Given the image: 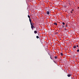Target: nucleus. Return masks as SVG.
<instances>
[{
  "instance_id": "20",
  "label": "nucleus",
  "mask_w": 79,
  "mask_h": 79,
  "mask_svg": "<svg viewBox=\"0 0 79 79\" xmlns=\"http://www.w3.org/2000/svg\"><path fill=\"white\" fill-rule=\"evenodd\" d=\"M74 11V9H72V11Z\"/></svg>"
},
{
  "instance_id": "3",
  "label": "nucleus",
  "mask_w": 79,
  "mask_h": 79,
  "mask_svg": "<svg viewBox=\"0 0 79 79\" xmlns=\"http://www.w3.org/2000/svg\"><path fill=\"white\" fill-rule=\"evenodd\" d=\"M72 76V75L71 74H68V75H67V76H68V77H71V76Z\"/></svg>"
},
{
  "instance_id": "24",
  "label": "nucleus",
  "mask_w": 79,
  "mask_h": 79,
  "mask_svg": "<svg viewBox=\"0 0 79 79\" xmlns=\"http://www.w3.org/2000/svg\"><path fill=\"white\" fill-rule=\"evenodd\" d=\"M60 27H61V26L60 25Z\"/></svg>"
},
{
  "instance_id": "9",
  "label": "nucleus",
  "mask_w": 79,
  "mask_h": 79,
  "mask_svg": "<svg viewBox=\"0 0 79 79\" xmlns=\"http://www.w3.org/2000/svg\"><path fill=\"white\" fill-rule=\"evenodd\" d=\"M36 38H37V39H39V36H37Z\"/></svg>"
},
{
  "instance_id": "21",
  "label": "nucleus",
  "mask_w": 79,
  "mask_h": 79,
  "mask_svg": "<svg viewBox=\"0 0 79 79\" xmlns=\"http://www.w3.org/2000/svg\"><path fill=\"white\" fill-rule=\"evenodd\" d=\"M62 27H60V29H62Z\"/></svg>"
},
{
  "instance_id": "8",
  "label": "nucleus",
  "mask_w": 79,
  "mask_h": 79,
  "mask_svg": "<svg viewBox=\"0 0 79 79\" xmlns=\"http://www.w3.org/2000/svg\"><path fill=\"white\" fill-rule=\"evenodd\" d=\"M29 21H30V24H31L32 23L31 22V20L30 19H29Z\"/></svg>"
},
{
  "instance_id": "22",
  "label": "nucleus",
  "mask_w": 79,
  "mask_h": 79,
  "mask_svg": "<svg viewBox=\"0 0 79 79\" xmlns=\"http://www.w3.org/2000/svg\"><path fill=\"white\" fill-rule=\"evenodd\" d=\"M64 29V30H65V31H66V30H67L66 28H65Z\"/></svg>"
},
{
  "instance_id": "1",
  "label": "nucleus",
  "mask_w": 79,
  "mask_h": 79,
  "mask_svg": "<svg viewBox=\"0 0 79 79\" xmlns=\"http://www.w3.org/2000/svg\"><path fill=\"white\" fill-rule=\"evenodd\" d=\"M31 27L32 29V30H33V29H34V23H31Z\"/></svg>"
},
{
  "instance_id": "12",
  "label": "nucleus",
  "mask_w": 79,
  "mask_h": 79,
  "mask_svg": "<svg viewBox=\"0 0 79 79\" xmlns=\"http://www.w3.org/2000/svg\"><path fill=\"white\" fill-rule=\"evenodd\" d=\"M54 24L55 25H57V23H54Z\"/></svg>"
},
{
  "instance_id": "26",
  "label": "nucleus",
  "mask_w": 79,
  "mask_h": 79,
  "mask_svg": "<svg viewBox=\"0 0 79 79\" xmlns=\"http://www.w3.org/2000/svg\"><path fill=\"white\" fill-rule=\"evenodd\" d=\"M56 34H58V32H56Z\"/></svg>"
},
{
  "instance_id": "15",
  "label": "nucleus",
  "mask_w": 79,
  "mask_h": 79,
  "mask_svg": "<svg viewBox=\"0 0 79 79\" xmlns=\"http://www.w3.org/2000/svg\"><path fill=\"white\" fill-rule=\"evenodd\" d=\"M76 47H77L78 48H78H79V46H78V45H77V46H76Z\"/></svg>"
},
{
  "instance_id": "14",
  "label": "nucleus",
  "mask_w": 79,
  "mask_h": 79,
  "mask_svg": "<svg viewBox=\"0 0 79 79\" xmlns=\"http://www.w3.org/2000/svg\"><path fill=\"white\" fill-rule=\"evenodd\" d=\"M55 59H56V58H57V56H55Z\"/></svg>"
},
{
  "instance_id": "25",
  "label": "nucleus",
  "mask_w": 79,
  "mask_h": 79,
  "mask_svg": "<svg viewBox=\"0 0 79 79\" xmlns=\"http://www.w3.org/2000/svg\"><path fill=\"white\" fill-rule=\"evenodd\" d=\"M77 8H78V9H79V7H78Z\"/></svg>"
},
{
  "instance_id": "13",
  "label": "nucleus",
  "mask_w": 79,
  "mask_h": 79,
  "mask_svg": "<svg viewBox=\"0 0 79 79\" xmlns=\"http://www.w3.org/2000/svg\"><path fill=\"white\" fill-rule=\"evenodd\" d=\"M62 24H63V25H64L65 24V23H64V22H63Z\"/></svg>"
},
{
  "instance_id": "10",
  "label": "nucleus",
  "mask_w": 79,
  "mask_h": 79,
  "mask_svg": "<svg viewBox=\"0 0 79 79\" xmlns=\"http://www.w3.org/2000/svg\"><path fill=\"white\" fill-rule=\"evenodd\" d=\"M48 54L50 56H51V54H50V52L48 53Z\"/></svg>"
},
{
  "instance_id": "5",
  "label": "nucleus",
  "mask_w": 79,
  "mask_h": 79,
  "mask_svg": "<svg viewBox=\"0 0 79 79\" xmlns=\"http://www.w3.org/2000/svg\"><path fill=\"white\" fill-rule=\"evenodd\" d=\"M50 13V12H49V11H47V14L48 15H49Z\"/></svg>"
},
{
  "instance_id": "17",
  "label": "nucleus",
  "mask_w": 79,
  "mask_h": 79,
  "mask_svg": "<svg viewBox=\"0 0 79 79\" xmlns=\"http://www.w3.org/2000/svg\"><path fill=\"white\" fill-rule=\"evenodd\" d=\"M69 52H72L71 51V50H69Z\"/></svg>"
},
{
  "instance_id": "7",
  "label": "nucleus",
  "mask_w": 79,
  "mask_h": 79,
  "mask_svg": "<svg viewBox=\"0 0 79 79\" xmlns=\"http://www.w3.org/2000/svg\"><path fill=\"white\" fill-rule=\"evenodd\" d=\"M65 27H68V23L66 24Z\"/></svg>"
},
{
  "instance_id": "16",
  "label": "nucleus",
  "mask_w": 79,
  "mask_h": 79,
  "mask_svg": "<svg viewBox=\"0 0 79 79\" xmlns=\"http://www.w3.org/2000/svg\"><path fill=\"white\" fill-rule=\"evenodd\" d=\"M28 18H29V19H30V16L28 15Z\"/></svg>"
},
{
  "instance_id": "28",
  "label": "nucleus",
  "mask_w": 79,
  "mask_h": 79,
  "mask_svg": "<svg viewBox=\"0 0 79 79\" xmlns=\"http://www.w3.org/2000/svg\"><path fill=\"white\" fill-rule=\"evenodd\" d=\"M78 50H79V49H78Z\"/></svg>"
},
{
  "instance_id": "6",
  "label": "nucleus",
  "mask_w": 79,
  "mask_h": 79,
  "mask_svg": "<svg viewBox=\"0 0 79 79\" xmlns=\"http://www.w3.org/2000/svg\"><path fill=\"white\" fill-rule=\"evenodd\" d=\"M34 32L35 34H37V32L36 31H34Z\"/></svg>"
},
{
  "instance_id": "11",
  "label": "nucleus",
  "mask_w": 79,
  "mask_h": 79,
  "mask_svg": "<svg viewBox=\"0 0 79 79\" xmlns=\"http://www.w3.org/2000/svg\"><path fill=\"white\" fill-rule=\"evenodd\" d=\"M60 54H61V56H63V54L62 53H60Z\"/></svg>"
},
{
  "instance_id": "27",
  "label": "nucleus",
  "mask_w": 79,
  "mask_h": 79,
  "mask_svg": "<svg viewBox=\"0 0 79 79\" xmlns=\"http://www.w3.org/2000/svg\"><path fill=\"white\" fill-rule=\"evenodd\" d=\"M34 27V28H35V27Z\"/></svg>"
},
{
  "instance_id": "18",
  "label": "nucleus",
  "mask_w": 79,
  "mask_h": 79,
  "mask_svg": "<svg viewBox=\"0 0 79 79\" xmlns=\"http://www.w3.org/2000/svg\"><path fill=\"white\" fill-rule=\"evenodd\" d=\"M77 52H79V50H77Z\"/></svg>"
},
{
  "instance_id": "19",
  "label": "nucleus",
  "mask_w": 79,
  "mask_h": 79,
  "mask_svg": "<svg viewBox=\"0 0 79 79\" xmlns=\"http://www.w3.org/2000/svg\"><path fill=\"white\" fill-rule=\"evenodd\" d=\"M62 27H64V26L63 25H62Z\"/></svg>"
},
{
  "instance_id": "4",
  "label": "nucleus",
  "mask_w": 79,
  "mask_h": 79,
  "mask_svg": "<svg viewBox=\"0 0 79 79\" xmlns=\"http://www.w3.org/2000/svg\"><path fill=\"white\" fill-rule=\"evenodd\" d=\"M52 56H53V55H52V56H50V58H51V60H52Z\"/></svg>"
},
{
  "instance_id": "2",
  "label": "nucleus",
  "mask_w": 79,
  "mask_h": 79,
  "mask_svg": "<svg viewBox=\"0 0 79 79\" xmlns=\"http://www.w3.org/2000/svg\"><path fill=\"white\" fill-rule=\"evenodd\" d=\"M73 48H74V49H78V48L76 47V46H74L73 47Z\"/></svg>"
},
{
  "instance_id": "23",
  "label": "nucleus",
  "mask_w": 79,
  "mask_h": 79,
  "mask_svg": "<svg viewBox=\"0 0 79 79\" xmlns=\"http://www.w3.org/2000/svg\"><path fill=\"white\" fill-rule=\"evenodd\" d=\"M70 12L71 13H73V12L72 11H71Z\"/></svg>"
}]
</instances>
